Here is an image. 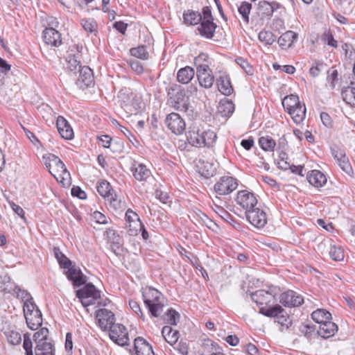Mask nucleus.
<instances>
[{
    "label": "nucleus",
    "instance_id": "1",
    "mask_svg": "<svg viewBox=\"0 0 355 355\" xmlns=\"http://www.w3.org/2000/svg\"><path fill=\"white\" fill-rule=\"evenodd\" d=\"M142 296L151 315L155 318L159 316L164 306L162 294L157 289L148 287L143 289Z\"/></svg>",
    "mask_w": 355,
    "mask_h": 355
},
{
    "label": "nucleus",
    "instance_id": "2",
    "mask_svg": "<svg viewBox=\"0 0 355 355\" xmlns=\"http://www.w3.org/2000/svg\"><path fill=\"white\" fill-rule=\"evenodd\" d=\"M216 138V134L214 131L211 130L200 131L194 127L187 133L188 142L196 147L211 146Z\"/></svg>",
    "mask_w": 355,
    "mask_h": 355
},
{
    "label": "nucleus",
    "instance_id": "3",
    "mask_svg": "<svg viewBox=\"0 0 355 355\" xmlns=\"http://www.w3.org/2000/svg\"><path fill=\"white\" fill-rule=\"evenodd\" d=\"M44 164L52 175L57 180L62 178L65 180L69 178V173L61 159L53 154H48L43 156Z\"/></svg>",
    "mask_w": 355,
    "mask_h": 355
},
{
    "label": "nucleus",
    "instance_id": "4",
    "mask_svg": "<svg viewBox=\"0 0 355 355\" xmlns=\"http://www.w3.org/2000/svg\"><path fill=\"white\" fill-rule=\"evenodd\" d=\"M214 19L211 15V10L209 7H205L201 14V19L200 26L198 27L199 33L207 38H212L216 24L213 21Z\"/></svg>",
    "mask_w": 355,
    "mask_h": 355
},
{
    "label": "nucleus",
    "instance_id": "5",
    "mask_svg": "<svg viewBox=\"0 0 355 355\" xmlns=\"http://www.w3.org/2000/svg\"><path fill=\"white\" fill-rule=\"evenodd\" d=\"M77 297L83 306H89L100 300L101 292L92 284H86L82 289L77 291Z\"/></svg>",
    "mask_w": 355,
    "mask_h": 355
},
{
    "label": "nucleus",
    "instance_id": "6",
    "mask_svg": "<svg viewBox=\"0 0 355 355\" xmlns=\"http://www.w3.org/2000/svg\"><path fill=\"white\" fill-rule=\"evenodd\" d=\"M284 312V309L280 305L276 304L272 307L266 308L260 307L259 313L267 316L275 318V322L279 324L282 327L288 328L291 324V320L288 315L282 314Z\"/></svg>",
    "mask_w": 355,
    "mask_h": 355
},
{
    "label": "nucleus",
    "instance_id": "7",
    "mask_svg": "<svg viewBox=\"0 0 355 355\" xmlns=\"http://www.w3.org/2000/svg\"><path fill=\"white\" fill-rule=\"evenodd\" d=\"M277 288L270 287L269 290L260 289L251 294L252 300L261 307L269 306L271 303L275 302V296L277 295Z\"/></svg>",
    "mask_w": 355,
    "mask_h": 355
},
{
    "label": "nucleus",
    "instance_id": "8",
    "mask_svg": "<svg viewBox=\"0 0 355 355\" xmlns=\"http://www.w3.org/2000/svg\"><path fill=\"white\" fill-rule=\"evenodd\" d=\"M237 187L236 179L231 176H223L216 182L214 189L217 195L225 196L234 191Z\"/></svg>",
    "mask_w": 355,
    "mask_h": 355
},
{
    "label": "nucleus",
    "instance_id": "9",
    "mask_svg": "<svg viewBox=\"0 0 355 355\" xmlns=\"http://www.w3.org/2000/svg\"><path fill=\"white\" fill-rule=\"evenodd\" d=\"M110 339L119 345L124 346L128 344V333L125 326L121 324H114L109 329Z\"/></svg>",
    "mask_w": 355,
    "mask_h": 355
},
{
    "label": "nucleus",
    "instance_id": "10",
    "mask_svg": "<svg viewBox=\"0 0 355 355\" xmlns=\"http://www.w3.org/2000/svg\"><path fill=\"white\" fill-rule=\"evenodd\" d=\"M236 201L238 205L245 210V214L256 207L258 204L255 195L247 190L239 191Z\"/></svg>",
    "mask_w": 355,
    "mask_h": 355
},
{
    "label": "nucleus",
    "instance_id": "11",
    "mask_svg": "<svg viewBox=\"0 0 355 355\" xmlns=\"http://www.w3.org/2000/svg\"><path fill=\"white\" fill-rule=\"evenodd\" d=\"M171 98L172 104L175 110L185 112L189 116L192 115L193 109L189 103V98L186 96L184 91H178Z\"/></svg>",
    "mask_w": 355,
    "mask_h": 355
},
{
    "label": "nucleus",
    "instance_id": "12",
    "mask_svg": "<svg viewBox=\"0 0 355 355\" xmlns=\"http://www.w3.org/2000/svg\"><path fill=\"white\" fill-rule=\"evenodd\" d=\"M165 123L168 128L175 135H181L186 128L184 120L178 113L172 112L167 115Z\"/></svg>",
    "mask_w": 355,
    "mask_h": 355
},
{
    "label": "nucleus",
    "instance_id": "13",
    "mask_svg": "<svg viewBox=\"0 0 355 355\" xmlns=\"http://www.w3.org/2000/svg\"><path fill=\"white\" fill-rule=\"evenodd\" d=\"M248 220L255 227L262 228L267 223V215L266 212L259 207L248 211L245 214Z\"/></svg>",
    "mask_w": 355,
    "mask_h": 355
},
{
    "label": "nucleus",
    "instance_id": "14",
    "mask_svg": "<svg viewBox=\"0 0 355 355\" xmlns=\"http://www.w3.org/2000/svg\"><path fill=\"white\" fill-rule=\"evenodd\" d=\"M96 318L98 327L103 331H107L115 323L114 314L107 309H100L96 311Z\"/></svg>",
    "mask_w": 355,
    "mask_h": 355
},
{
    "label": "nucleus",
    "instance_id": "15",
    "mask_svg": "<svg viewBox=\"0 0 355 355\" xmlns=\"http://www.w3.org/2000/svg\"><path fill=\"white\" fill-rule=\"evenodd\" d=\"M197 78L201 87L206 89L212 87L214 77L207 64H200L197 67Z\"/></svg>",
    "mask_w": 355,
    "mask_h": 355
},
{
    "label": "nucleus",
    "instance_id": "16",
    "mask_svg": "<svg viewBox=\"0 0 355 355\" xmlns=\"http://www.w3.org/2000/svg\"><path fill=\"white\" fill-rule=\"evenodd\" d=\"M0 330L3 333L10 344L17 345L21 343V334L14 327H11L7 321L0 322Z\"/></svg>",
    "mask_w": 355,
    "mask_h": 355
},
{
    "label": "nucleus",
    "instance_id": "17",
    "mask_svg": "<svg viewBox=\"0 0 355 355\" xmlns=\"http://www.w3.org/2000/svg\"><path fill=\"white\" fill-rule=\"evenodd\" d=\"M279 302L286 307H295L302 305L304 299L296 292L289 290L281 294Z\"/></svg>",
    "mask_w": 355,
    "mask_h": 355
},
{
    "label": "nucleus",
    "instance_id": "18",
    "mask_svg": "<svg viewBox=\"0 0 355 355\" xmlns=\"http://www.w3.org/2000/svg\"><path fill=\"white\" fill-rule=\"evenodd\" d=\"M79 76L76 80V85L81 89L89 87L94 84V78L92 70L87 66H83L78 69Z\"/></svg>",
    "mask_w": 355,
    "mask_h": 355
},
{
    "label": "nucleus",
    "instance_id": "19",
    "mask_svg": "<svg viewBox=\"0 0 355 355\" xmlns=\"http://www.w3.org/2000/svg\"><path fill=\"white\" fill-rule=\"evenodd\" d=\"M333 155L342 171L349 177H353V169L345 153L343 150H334Z\"/></svg>",
    "mask_w": 355,
    "mask_h": 355
},
{
    "label": "nucleus",
    "instance_id": "20",
    "mask_svg": "<svg viewBox=\"0 0 355 355\" xmlns=\"http://www.w3.org/2000/svg\"><path fill=\"white\" fill-rule=\"evenodd\" d=\"M43 39L44 42L51 46H59L61 43L60 33L53 28H45L43 31Z\"/></svg>",
    "mask_w": 355,
    "mask_h": 355
},
{
    "label": "nucleus",
    "instance_id": "21",
    "mask_svg": "<svg viewBox=\"0 0 355 355\" xmlns=\"http://www.w3.org/2000/svg\"><path fill=\"white\" fill-rule=\"evenodd\" d=\"M125 220L126 223H128L130 234H137V232L142 228L138 215L130 209L125 213Z\"/></svg>",
    "mask_w": 355,
    "mask_h": 355
},
{
    "label": "nucleus",
    "instance_id": "22",
    "mask_svg": "<svg viewBox=\"0 0 355 355\" xmlns=\"http://www.w3.org/2000/svg\"><path fill=\"white\" fill-rule=\"evenodd\" d=\"M58 130L60 136L67 140L73 137V131L68 121L62 116L57 118L56 122Z\"/></svg>",
    "mask_w": 355,
    "mask_h": 355
},
{
    "label": "nucleus",
    "instance_id": "23",
    "mask_svg": "<svg viewBox=\"0 0 355 355\" xmlns=\"http://www.w3.org/2000/svg\"><path fill=\"white\" fill-rule=\"evenodd\" d=\"M218 89L225 96H230L233 92V87L231 85L230 78L227 75L223 73L216 79Z\"/></svg>",
    "mask_w": 355,
    "mask_h": 355
},
{
    "label": "nucleus",
    "instance_id": "24",
    "mask_svg": "<svg viewBox=\"0 0 355 355\" xmlns=\"http://www.w3.org/2000/svg\"><path fill=\"white\" fill-rule=\"evenodd\" d=\"M55 352L52 341H38L35 347V355H55Z\"/></svg>",
    "mask_w": 355,
    "mask_h": 355
},
{
    "label": "nucleus",
    "instance_id": "25",
    "mask_svg": "<svg viewBox=\"0 0 355 355\" xmlns=\"http://www.w3.org/2000/svg\"><path fill=\"white\" fill-rule=\"evenodd\" d=\"M135 349L137 355H155L152 346L141 337L135 338Z\"/></svg>",
    "mask_w": 355,
    "mask_h": 355
},
{
    "label": "nucleus",
    "instance_id": "26",
    "mask_svg": "<svg viewBox=\"0 0 355 355\" xmlns=\"http://www.w3.org/2000/svg\"><path fill=\"white\" fill-rule=\"evenodd\" d=\"M337 331V324L330 320L319 326L318 334L324 338H329L333 336Z\"/></svg>",
    "mask_w": 355,
    "mask_h": 355
},
{
    "label": "nucleus",
    "instance_id": "27",
    "mask_svg": "<svg viewBox=\"0 0 355 355\" xmlns=\"http://www.w3.org/2000/svg\"><path fill=\"white\" fill-rule=\"evenodd\" d=\"M309 182L316 188L324 186L327 182L326 176L320 171L313 170L307 175Z\"/></svg>",
    "mask_w": 355,
    "mask_h": 355
},
{
    "label": "nucleus",
    "instance_id": "28",
    "mask_svg": "<svg viewBox=\"0 0 355 355\" xmlns=\"http://www.w3.org/2000/svg\"><path fill=\"white\" fill-rule=\"evenodd\" d=\"M132 171L135 178L138 181H146L151 175V172L142 164H135Z\"/></svg>",
    "mask_w": 355,
    "mask_h": 355
},
{
    "label": "nucleus",
    "instance_id": "29",
    "mask_svg": "<svg viewBox=\"0 0 355 355\" xmlns=\"http://www.w3.org/2000/svg\"><path fill=\"white\" fill-rule=\"evenodd\" d=\"M27 326L32 330L37 329L42 324V313L38 309L25 317Z\"/></svg>",
    "mask_w": 355,
    "mask_h": 355
},
{
    "label": "nucleus",
    "instance_id": "30",
    "mask_svg": "<svg viewBox=\"0 0 355 355\" xmlns=\"http://www.w3.org/2000/svg\"><path fill=\"white\" fill-rule=\"evenodd\" d=\"M194 69L189 66L181 68L177 73V80L182 84H188L194 77Z\"/></svg>",
    "mask_w": 355,
    "mask_h": 355
},
{
    "label": "nucleus",
    "instance_id": "31",
    "mask_svg": "<svg viewBox=\"0 0 355 355\" xmlns=\"http://www.w3.org/2000/svg\"><path fill=\"white\" fill-rule=\"evenodd\" d=\"M297 37V33L292 31H288L279 37L278 43L283 49H288L292 46Z\"/></svg>",
    "mask_w": 355,
    "mask_h": 355
},
{
    "label": "nucleus",
    "instance_id": "32",
    "mask_svg": "<svg viewBox=\"0 0 355 355\" xmlns=\"http://www.w3.org/2000/svg\"><path fill=\"white\" fill-rule=\"evenodd\" d=\"M162 334L164 340L171 345H175L179 338V331L168 325L162 328Z\"/></svg>",
    "mask_w": 355,
    "mask_h": 355
},
{
    "label": "nucleus",
    "instance_id": "33",
    "mask_svg": "<svg viewBox=\"0 0 355 355\" xmlns=\"http://www.w3.org/2000/svg\"><path fill=\"white\" fill-rule=\"evenodd\" d=\"M234 104L228 99L220 100L218 106V111L222 116H230L234 111Z\"/></svg>",
    "mask_w": 355,
    "mask_h": 355
},
{
    "label": "nucleus",
    "instance_id": "34",
    "mask_svg": "<svg viewBox=\"0 0 355 355\" xmlns=\"http://www.w3.org/2000/svg\"><path fill=\"white\" fill-rule=\"evenodd\" d=\"M67 269L68 270L66 272L67 277L69 280L73 282L74 286H80L85 283L83 276L80 271L71 266Z\"/></svg>",
    "mask_w": 355,
    "mask_h": 355
},
{
    "label": "nucleus",
    "instance_id": "35",
    "mask_svg": "<svg viewBox=\"0 0 355 355\" xmlns=\"http://www.w3.org/2000/svg\"><path fill=\"white\" fill-rule=\"evenodd\" d=\"M343 100L352 107H355V87L348 86L342 89Z\"/></svg>",
    "mask_w": 355,
    "mask_h": 355
},
{
    "label": "nucleus",
    "instance_id": "36",
    "mask_svg": "<svg viewBox=\"0 0 355 355\" xmlns=\"http://www.w3.org/2000/svg\"><path fill=\"white\" fill-rule=\"evenodd\" d=\"M311 318L320 325L330 320L331 319V314L325 309H317L311 313Z\"/></svg>",
    "mask_w": 355,
    "mask_h": 355
},
{
    "label": "nucleus",
    "instance_id": "37",
    "mask_svg": "<svg viewBox=\"0 0 355 355\" xmlns=\"http://www.w3.org/2000/svg\"><path fill=\"white\" fill-rule=\"evenodd\" d=\"M288 113L291 116L292 119L296 124H299L304 121L306 116L305 105H300V107L293 110L288 111Z\"/></svg>",
    "mask_w": 355,
    "mask_h": 355
},
{
    "label": "nucleus",
    "instance_id": "38",
    "mask_svg": "<svg viewBox=\"0 0 355 355\" xmlns=\"http://www.w3.org/2000/svg\"><path fill=\"white\" fill-rule=\"evenodd\" d=\"M184 22L189 25H196L200 22L201 14L193 10H188L183 15Z\"/></svg>",
    "mask_w": 355,
    "mask_h": 355
},
{
    "label": "nucleus",
    "instance_id": "39",
    "mask_svg": "<svg viewBox=\"0 0 355 355\" xmlns=\"http://www.w3.org/2000/svg\"><path fill=\"white\" fill-rule=\"evenodd\" d=\"M198 168H199V173L206 178H209L212 176L215 171V168L211 164L205 162L204 161H199Z\"/></svg>",
    "mask_w": 355,
    "mask_h": 355
},
{
    "label": "nucleus",
    "instance_id": "40",
    "mask_svg": "<svg viewBox=\"0 0 355 355\" xmlns=\"http://www.w3.org/2000/svg\"><path fill=\"white\" fill-rule=\"evenodd\" d=\"M259 144L263 150L268 152H272L276 146L275 141L270 136L261 137Z\"/></svg>",
    "mask_w": 355,
    "mask_h": 355
},
{
    "label": "nucleus",
    "instance_id": "41",
    "mask_svg": "<svg viewBox=\"0 0 355 355\" xmlns=\"http://www.w3.org/2000/svg\"><path fill=\"white\" fill-rule=\"evenodd\" d=\"M53 254L60 267L68 268L71 265V261L60 251L59 248H53Z\"/></svg>",
    "mask_w": 355,
    "mask_h": 355
},
{
    "label": "nucleus",
    "instance_id": "42",
    "mask_svg": "<svg viewBox=\"0 0 355 355\" xmlns=\"http://www.w3.org/2000/svg\"><path fill=\"white\" fill-rule=\"evenodd\" d=\"M252 9V4L247 1H243L238 8V11L241 15V19L245 24L249 22V15Z\"/></svg>",
    "mask_w": 355,
    "mask_h": 355
},
{
    "label": "nucleus",
    "instance_id": "43",
    "mask_svg": "<svg viewBox=\"0 0 355 355\" xmlns=\"http://www.w3.org/2000/svg\"><path fill=\"white\" fill-rule=\"evenodd\" d=\"M345 14L355 13V0H334Z\"/></svg>",
    "mask_w": 355,
    "mask_h": 355
},
{
    "label": "nucleus",
    "instance_id": "44",
    "mask_svg": "<svg viewBox=\"0 0 355 355\" xmlns=\"http://www.w3.org/2000/svg\"><path fill=\"white\" fill-rule=\"evenodd\" d=\"M299 97L297 95L291 94L285 96L282 100V105L287 112L293 110V105H299Z\"/></svg>",
    "mask_w": 355,
    "mask_h": 355
},
{
    "label": "nucleus",
    "instance_id": "45",
    "mask_svg": "<svg viewBox=\"0 0 355 355\" xmlns=\"http://www.w3.org/2000/svg\"><path fill=\"white\" fill-rule=\"evenodd\" d=\"M97 191L98 193L105 199L110 197V196L114 193L110 183L107 181L101 182L97 186Z\"/></svg>",
    "mask_w": 355,
    "mask_h": 355
},
{
    "label": "nucleus",
    "instance_id": "46",
    "mask_svg": "<svg viewBox=\"0 0 355 355\" xmlns=\"http://www.w3.org/2000/svg\"><path fill=\"white\" fill-rule=\"evenodd\" d=\"M330 249H329V256L330 257L336 261H340L343 260L344 259V252L343 250L338 246L335 245H332L329 243Z\"/></svg>",
    "mask_w": 355,
    "mask_h": 355
},
{
    "label": "nucleus",
    "instance_id": "47",
    "mask_svg": "<svg viewBox=\"0 0 355 355\" xmlns=\"http://www.w3.org/2000/svg\"><path fill=\"white\" fill-rule=\"evenodd\" d=\"M180 319V314L175 310L169 309L165 313L164 320L170 325H176Z\"/></svg>",
    "mask_w": 355,
    "mask_h": 355
},
{
    "label": "nucleus",
    "instance_id": "48",
    "mask_svg": "<svg viewBox=\"0 0 355 355\" xmlns=\"http://www.w3.org/2000/svg\"><path fill=\"white\" fill-rule=\"evenodd\" d=\"M81 25L83 28L88 33H92L97 32L98 25L96 21L92 19H83Z\"/></svg>",
    "mask_w": 355,
    "mask_h": 355
},
{
    "label": "nucleus",
    "instance_id": "49",
    "mask_svg": "<svg viewBox=\"0 0 355 355\" xmlns=\"http://www.w3.org/2000/svg\"><path fill=\"white\" fill-rule=\"evenodd\" d=\"M130 53L132 56L141 60H147L148 58V53L144 46L132 48Z\"/></svg>",
    "mask_w": 355,
    "mask_h": 355
},
{
    "label": "nucleus",
    "instance_id": "50",
    "mask_svg": "<svg viewBox=\"0 0 355 355\" xmlns=\"http://www.w3.org/2000/svg\"><path fill=\"white\" fill-rule=\"evenodd\" d=\"M67 69L71 71L76 73L77 71L78 72V69H81L83 67L80 65V61H78L75 56L69 55L67 59Z\"/></svg>",
    "mask_w": 355,
    "mask_h": 355
},
{
    "label": "nucleus",
    "instance_id": "51",
    "mask_svg": "<svg viewBox=\"0 0 355 355\" xmlns=\"http://www.w3.org/2000/svg\"><path fill=\"white\" fill-rule=\"evenodd\" d=\"M49 330L46 327H42L40 331L35 332L33 335L35 343L37 344L38 341H51L49 338Z\"/></svg>",
    "mask_w": 355,
    "mask_h": 355
},
{
    "label": "nucleus",
    "instance_id": "52",
    "mask_svg": "<svg viewBox=\"0 0 355 355\" xmlns=\"http://www.w3.org/2000/svg\"><path fill=\"white\" fill-rule=\"evenodd\" d=\"M13 294L16 295L17 298L21 299L24 303L30 300H33V297L29 293L26 291L21 290L18 286H15V288L13 289Z\"/></svg>",
    "mask_w": 355,
    "mask_h": 355
},
{
    "label": "nucleus",
    "instance_id": "53",
    "mask_svg": "<svg viewBox=\"0 0 355 355\" xmlns=\"http://www.w3.org/2000/svg\"><path fill=\"white\" fill-rule=\"evenodd\" d=\"M258 9L262 15L266 16H270L273 13L272 7H271L270 2L265 0L259 1Z\"/></svg>",
    "mask_w": 355,
    "mask_h": 355
},
{
    "label": "nucleus",
    "instance_id": "54",
    "mask_svg": "<svg viewBox=\"0 0 355 355\" xmlns=\"http://www.w3.org/2000/svg\"><path fill=\"white\" fill-rule=\"evenodd\" d=\"M235 61L247 74H253L252 67L246 60L239 57L237 58Z\"/></svg>",
    "mask_w": 355,
    "mask_h": 355
},
{
    "label": "nucleus",
    "instance_id": "55",
    "mask_svg": "<svg viewBox=\"0 0 355 355\" xmlns=\"http://www.w3.org/2000/svg\"><path fill=\"white\" fill-rule=\"evenodd\" d=\"M37 309H38V307L34 303L33 299L24 302V306H23L24 317L28 316V315H29L30 313H33V312L35 310H37Z\"/></svg>",
    "mask_w": 355,
    "mask_h": 355
},
{
    "label": "nucleus",
    "instance_id": "56",
    "mask_svg": "<svg viewBox=\"0 0 355 355\" xmlns=\"http://www.w3.org/2000/svg\"><path fill=\"white\" fill-rule=\"evenodd\" d=\"M224 205L225 204H217L216 201L214 200L212 209L220 217H221L223 219H226V218L229 216V214L227 213V211L224 209Z\"/></svg>",
    "mask_w": 355,
    "mask_h": 355
},
{
    "label": "nucleus",
    "instance_id": "57",
    "mask_svg": "<svg viewBox=\"0 0 355 355\" xmlns=\"http://www.w3.org/2000/svg\"><path fill=\"white\" fill-rule=\"evenodd\" d=\"M23 348L26 352V355H33V344L28 335L24 334Z\"/></svg>",
    "mask_w": 355,
    "mask_h": 355
},
{
    "label": "nucleus",
    "instance_id": "58",
    "mask_svg": "<svg viewBox=\"0 0 355 355\" xmlns=\"http://www.w3.org/2000/svg\"><path fill=\"white\" fill-rule=\"evenodd\" d=\"M116 196L114 193L108 198L106 199L110 203V207L114 209L117 210L122 208V202L120 200L116 199Z\"/></svg>",
    "mask_w": 355,
    "mask_h": 355
},
{
    "label": "nucleus",
    "instance_id": "59",
    "mask_svg": "<svg viewBox=\"0 0 355 355\" xmlns=\"http://www.w3.org/2000/svg\"><path fill=\"white\" fill-rule=\"evenodd\" d=\"M113 123L116 124L119 127L120 131L129 139L131 143H134L133 141L136 140V139L128 129L121 125L116 120L113 121Z\"/></svg>",
    "mask_w": 355,
    "mask_h": 355
},
{
    "label": "nucleus",
    "instance_id": "60",
    "mask_svg": "<svg viewBox=\"0 0 355 355\" xmlns=\"http://www.w3.org/2000/svg\"><path fill=\"white\" fill-rule=\"evenodd\" d=\"M259 40L265 42L266 44H271L273 41L272 34L268 31H261L258 35Z\"/></svg>",
    "mask_w": 355,
    "mask_h": 355
},
{
    "label": "nucleus",
    "instance_id": "61",
    "mask_svg": "<svg viewBox=\"0 0 355 355\" xmlns=\"http://www.w3.org/2000/svg\"><path fill=\"white\" fill-rule=\"evenodd\" d=\"M131 69L137 74H141L144 72V67L141 63L137 60H131L130 61Z\"/></svg>",
    "mask_w": 355,
    "mask_h": 355
},
{
    "label": "nucleus",
    "instance_id": "62",
    "mask_svg": "<svg viewBox=\"0 0 355 355\" xmlns=\"http://www.w3.org/2000/svg\"><path fill=\"white\" fill-rule=\"evenodd\" d=\"M323 40L327 43L330 46L336 48L338 46V42L334 40L333 35L330 33H326L323 35Z\"/></svg>",
    "mask_w": 355,
    "mask_h": 355
},
{
    "label": "nucleus",
    "instance_id": "63",
    "mask_svg": "<svg viewBox=\"0 0 355 355\" xmlns=\"http://www.w3.org/2000/svg\"><path fill=\"white\" fill-rule=\"evenodd\" d=\"M71 195L81 200L87 198L86 193L78 187H73L71 189Z\"/></svg>",
    "mask_w": 355,
    "mask_h": 355
},
{
    "label": "nucleus",
    "instance_id": "64",
    "mask_svg": "<svg viewBox=\"0 0 355 355\" xmlns=\"http://www.w3.org/2000/svg\"><path fill=\"white\" fill-rule=\"evenodd\" d=\"M92 217L98 223L106 224L107 223L106 216L99 211H94Z\"/></svg>",
    "mask_w": 355,
    "mask_h": 355
}]
</instances>
